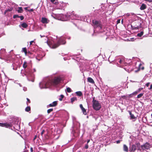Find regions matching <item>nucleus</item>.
Masks as SVG:
<instances>
[{
	"label": "nucleus",
	"instance_id": "37998d69",
	"mask_svg": "<svg viewBox=\"0 0 152 152\" xmlns=\"http://www.w3.org/2000/svg\"><path fill=\"white\" fill-rule=\"evenodd\" d=\"M121 141L120 140H118V141H116V143L117 144H118Z\"/></svg>",
	"mask_w": 152,
	"mask_h": 152
},
{
	"label": "nucleus",
	"instance_id": "4468645a",
	"mask_svg": "<svg viewBox=\"0 0 152 152\" xmlns=\"http://www.w3.org/2000/svg\"><path fill=\"white\" fill-rule=\"evenodd\" d=\"M18 10H17V12L18 13H22L23 12V8L21 7H18Z\"/></svg>",
	"mask_w": 152,
	"mask_h": 152
},
{
	"label": "nucleus",
	"instance_id": "0eeeda50",
	"mask_svg": "<svg viewBox=\"0 0 152 152\" xmlns=\"http://www.w3.org/2000/svg\"><path fill=\"white\" fill-rule=\"evenodd\" d=\"M137 149L136 146L134 145H132L129 148V151L130 152L134 151Z\"/></svg>",
	"mask_w": 152,
	"mask_h": 152
},
{
	"label": "nucleus",
	"instance_id": "ddd939ff",
	"mask_svg": "<svg viewBox=\"0 0 152 152\" xmlns=\"http://www.w3.org/2000/svg\"><path fill=\"white\" fill-rule=\"evenodd\" d=\"M123 150L126 152H128V147L125 144L123 145Z\"/></svg>",
	"mask_w": 152,
	"mask_h": 152
},
{
	"label": "nucleus",
	"instance_id": "49530a36",
	"mask_svg": "<svg viewBox=\"0 0 152 152\" xmlns=\"http://www.w3.org/2000/svg\"><path fill=\"white\" fill-rule=\"evenodd\" d=\"M132 94H129V96H128L129 97H132Z\"/></svg>",
	"mask_w": 152,
	"mask_h": 152
},
{
	"label": "nucleus",
	"instance_id": "72a5a7b5",
	"mask_svg": "<svg viewBox=\"0 0 152 152\" xmlns=\"http://www.w3.org/2000/svg\"><path fill=\"white\" fill-rule=\"evenodd\" d=\"M143 89V88H140L138 89L137 91H138V92H139L140 91Z\"/></svg>",
	"mask_w": 152,
	"mask_h": 152
},
{
	"label": "nucleus",
	"instance_id": "f704fd0d",
	"mask_svg": "<svg viewBox=\"0 0 152 152\" xmlns=\"http://www.w3.org/2000/svg\"><path fill=\"white\" fill-rule=\"evenodd\" d=\"M19 18H20L21 20H23L24 18L23 16L22 15L20 16Z\"/></svg>",
	"mask_w": 152,
	"mask_h": 152
},
{
	"label": "nucleus",
	"instance_id": "79ce46f5",
	"mask_svg": "<svg viewBox=\"0 0 152 152\" xmlns=\"http://www.w3.org/2000/svg\"><path fill=\"white\" fill-rule=\"evenodd\" d=\"M149 84H150L149 83H146V86L147 87H148L149 85Z\"/></svg>",
	"mask_w": 152,
	"mask_h": 152
},
{
	"label": "nucleus",
	"instance_id": "f3484780",
	"mask_svg": "<svg viewBox=\"0 0 152 152\" xmlns=\"http://www.w3.org/2000/svg\"><path fill=\"white\" fill-rule=\"evenodd\" d=\"M143 34V31H142L140 33H138L137 34V36L140 37Z\"/></svg>",
	"mask_w": 152,
	"mask_h": 152
},
{
	"label": "nucleus",
	"instance_id": "aec40b11",
	"mask_svg": "<svg viewBox=\"0 0 152 152\" xmlns=\"http://www.w3.org/2000/svg\"><path fill=\"white\" fill-rule=\"evenodd\" d=\"M27 62L26 61H25L23 64V67L24 69L26 68L27 67Z\"/></svg>",
	"mask_w": 152,
	"mask_h": 152
},
{
	"label": "nucleus",
	"instance_id": "4d7b16f0",
	"mask_svg": "<svg viewBox=\"0 0 152 152\" xmlns=\"http://www.w3.org/2000/svg\"><path fill=\"white\" fill-rule=\"evenodd\" d=\"M121 60H120V62L121 63Z\"/></svg>",
	"mask_w": 152,
	"mask_h": 152
},
{
	"label": "nucleus",
	"instance_id": "864d4df0",
	"mask_svg": "<svg viewBox=\"0 0 152 152\" xmlns=\"http://www.w3.org/2000/svg\"><path fill=\"white\" fill-rule=\"evenodd\" d=\"M120 20H118L117 21L118 23H120Z\"/></svg>",
	"mask_w": 152,
	"mask_h": 152
},
{
	"label": "nucleus",
	"instance_id": "dca6fc26",
	"mask_svg": "<svg viewBox=\"0 0 152 152\" xmlns=\"http://www.w3.org/2000/svg\"><path fill=\"white\" fill-rule=\"evenodd\" d=\"M21 26L24 28H26L28 26V25L26 23H23L21 24Z\"/></svg>",
	"mask_w": 152,
	"mask_h": 152
},
{
	"label": "nucleus",
	"instance_id": "7ed1b4c3",
	"mask_svg": "<svg viewBox=\"0 0 152 152\" xmlns=\"http://www.w3.org/2000/svg\"><path fill=\"white\" fill-rule=\"evenodd\" d=\"M93 103V107L94 110L97 111L99 110L101 108V105L99 101L95 99V97L93 98L92 101Z\"/></svg>",
	"mask_w": 152,
	"mask_h": 152
},
{
	"label": "nucleus",
	"instance_id": "09e8293b",
	"mask_svg": "<svg viewBox=\"0 0 152 152\" xmlns=\"http://www.w3.org/2000/svg\"><path fill=\"white\" fill-rule=\"evenodd\" d=\"M7 10L8 12H10L12 10L10 9H8Z\"/></svg>",
	"mask_w": 152,
	"mask_h": 152
},
{
	"label": "nucleus",
	"instance_id": "f257e3e1",
	"mask_svg": "<svg viewBox=\"0 0 152 152\" xmlns=\"http://www.w3.org/2000/svg\"><path fill=\"white\" fill-rule=\"evenodd\" d=\"M48 45L50 47L53 49H55L61 44H64L66 43V41L64 38H61L57 41L56 43L51 45V42L50 41H47V42Z\"/></svg>",
	"mask_w": 152,
	"mask_h": 152
},
{
	"label": "nucleus",
	"instance_id": "6ab92c4d",
	"mask_svg": "<svg viewBox=\"0 0 152 152\" xmlns=\"http://www.w3.org/2000/svg\"><path fill=\"white\" fill-rule=\"evenodd\" d=\"M22 51L23 52H24L25 53V55H26L27 53L26 48H22Z\"/></svg>",
	"mask_w": 152,
	"mask_h": 152
},
{
	"label": "nucleus",
	"instance_id": "680f3d73",
	"mask_svg": "<svg viewBox=\"0 0 152 152\" xmlns=\"http://www.w3.org/2000/svg\"><path fill=\"white\" fill-rule=\"evenodd\" d=\"M40 36H41V37H42V36H41V35H40Z\"/></svg>",
	"mask_w": 152,
	"mask_h": 152
},
{
	"label": "nucleus",
	"instance_id": "5701e85b",
	"mask_svg": "<svg viewBox=\"0 0 152 152\" xmlns=\"http://www.w3.org/2000/svg\"><path fill=\"white\" fill-rule=\"evenodd\" d=\"M83 113V114L85 115H87V113L86 111V110L84 108H83L82 109H81Z\"/></svg>",
	"mask_w": 152,
	"mask_h": 152
},
{
	"label": "nucleus",
	"instance_id": "bb28decb",
	"mask_svg": "<svg viewBox=\"0 0 152 152\" xmlns=\"http://www.w3.org/2000/svg\"><path fill=\"white\" fill-rule=\"evenodd\" d=\"M143 93H141L139 94H138L137 97V98H140L142 97V96H143Z\"/></svg>",
	"mask_w": 152,
	"mask_h": 152
},
{
	"label": "nucleus",
	"instance_id": "052dcab7",
	"mask_svg": "<svg viewBox=\"0 0 152 152\" xmlns=\"http://www.w3.org/2000/svg\"><path fill=\"white\" fill-rule=\"evenodd\" d=\"M138 150H140V149H139V148H138Z\"/></svg>",
	"mask_w": 152,
	"mask_h": 152
},
{
	"label": "nucleus",
	"instance_id": "c756f323",
	"mask_svg": "<svg viewBox=\"0 0 152 152\" xmlns=\"http://www.w3.org/2000/svg\"><path fill=\"white\" fill-rule=\"evenodd\" d=\"M19 17L20 16H18L17 15H13V18H19Z\"/></svg>",
	"mask_w": 152,
	"mask_h": 152
},
{
	"label": "nucleus",
	"instance_id": "423d86ee",
	"mask_svg": "<svg viewBox=\"0 0 152 152\" xmlns=\"http://www.w3.org/2000/svg\"><path fill=\"white\" fill-rule=\"evenodd\" d=\"M0 126L2 127H5L7 128H10L12 126L11 125L7 123H0Z\"/></svg>",
	"mask_w": 152,
	"mask_h": 152
},
{
	"label": "nucleus",
	"instance_id": "9d476101",
	"mask_svg": "<svg viewBox=\"0 0 152 152\" xmlns=\"http://www.w3.org/2000/svg\"><path fill=\"white\" fill-rule=\"evenodd\" d=\"M146 5L144 4H142L140 7V9L141 10H143L146 9Z\"/></svg>",
	"mask_w": 152,
	"mask_h": 152
},
{
	"label": "nucleus",
	"instance_id": "473e14b6",
	"mask_svg": "<svg viewBox=\"0 0 152 152\" xmlns=\"http://www.w3.org/2000/svg\"><path fill=\"white\" fill-rule=\"evenodd\" d=\"M45 132V130L44 129H43L42 131V132H41V135L42 136V135L44 133V132Z\"/></svg>",
	"mask_w": 152,
	"mask_h": 152
},
{
	"label": "nucleus",
	"instance_id": "6e6d98bb",
	"mask_svg": "<svg viewBox=\"0 0 152 152\" xmlns=\"http://www.w3.org/2000/svg\"><path fill=\"white\" fill-rule=\"evenodd\" d=\"M27 53H28V52H27ZM28 53H29V54H31V53L30 52H29V51H28Z\"/></svg>",
	"mask_w": 152,
	"mask_h": 152
},
{
	"label": "nucleus",
	"instance_id": "f8f14e48",
	"mask_svg": "<svg viewBox=\"0 0 152 152\" xmlns=\"http://www.w3.org/2000/svg\"><path fill=\"white\" fill-rule=\"evenodd\" d=\"M87 80L90 83L93 84L95 83L94 80L91 77H88L87 79Z\"/></svg>",
	"mask_w": 152,
	"mask_h": 152
},
{
	"label": "nucleus",
	"instance_id": "de8ad7c7",
	"mask_svg": "<svg viewBox=\"0 0 152 152\" xmlns=\"http://www.w3.org/2000/svg\"><path fill=\"white\" fill-rule=\"evenodd\" d=\"M7 12H8V11H7V10H6L4 12V15L6 14Z\"/></svg>",
	"mask_w": 152,
	"mask_h": 152
},
{
	"label": "nucleus",
	"instance_id": "2f4dec72",
	"mask_svg": "<svg viewBox=\"0 0 152 152\" xmlns=\"http://www.w3.org/2000/svg\"><path fill=\"white\" fill-rule=\"evenodd\" d=\"M88 144H86L85 146V148L87 149H88Z\"/></svg>",
	"mask_w": 152,
	"mask_h": 152
},
{
	"label": "nucleus",
	"instance_id": "cd10ccee",
	"mask_svg": "<svg viewBox=\"0 0 152 152\" xmlns=\"http://www.w3.org/2000/svg\"><path fill=\"white\" fill-rule=\"evenodd\" d=\"M53 110V108L49 109L47 110V113L48 114L50 113L51 112H52Z\"/></svg>",
	"mask_w": 152,
	"mask_h": 152
},
{
	"label": "nucleus",
	"instance_id": "9b49d317",
	"mask_svg": "<svg viewBox=\"0 0 152 152\" xmlns=\"http://www.w3.org/2000/svg\"><path fill=\"white\" fill-rule=\"evenodd\" d=\"M130 116V119H135L136 118L134 116V114H132L131 111L129 110L128 111Z\"/></svg>",
	"mask_w": 152,
	"mask_h": 152
},
{
	"label": "nucleus",
	"instance_id": "a18cd8bd",
	"mask_svg": "<svg viewBox=\"0 0 152 152\" xmlns=\"http://www.w3.org/2000/svg\"><path fill=\"white\" fill-rule=\"evenodd\" d=\"M30 151L31 152H33V148L32 147H31L30 148Z\"/></svg>",
	"mask_w": 152,
	"mask_h": 152
},
{
	"label": "nucleus",
	"instance_id": "4c0bfd02",
	"mask_svg": "<svg viewBox=\"0 0 152 152\" xmlns=\"http://www.w3.org/2000/svg\"><path fill=\"white\" fill-rule=\"evenodd\" d=\"M136 145L137 147H139L140 145V143L139 142L137 143H136Z\"/></svg>",
	"mask_w": 152,
	"mask_h": 152
},
{
	"label": "nucleus",
	"instance_id": "f03ea898",
	"mask_svg": "<svg viewBox=\"0 0 152 152\" xmlns=\"http://www.w3.org/2000/svg\"><path fill=\"white\" fill-rule=\"evenodd\" d=\"M62 80V78L60 76L55 77L51 80L49 82L47 83L46 84H48L49 86H56L61 83Z\"/></svg>",
	"mask_w": 152,
	"mask_h": 152
},
{
	"label": "nucleus",
	"instance_id": "a19ab883",
	"mask_svg": "<svg viewBox=\"0 0 152 152\" xmlns=\"http://www.w3.org/2000/svg\"><path fill=\"white\" fill-rule=\"evenodd\" d=\"M26 99L27 101V102H28V103H30L31 102L30 101L29 99L27 98Z\"/></svg>",
	"mask_w": 152,
	"mask_h": 152
},
{
	"label": "nucleus",
	"instance_id": "13d9d810",
	"mask_svg": "<svg viewBox=\"0 0 152 152\" xmlns=\"http://www.w3.org/2000/svg\"><path fill=\"white\" fill-rule=\"evenodd\" d=\"M151 118H152V113L151 114Z\"/></svg>",
	"mask_w": 152,
	"mask_h": 152
},
{
	"label": "nucleus",
	"instance_id": "b1692460",
	"mask_svg": "<svg viewBox=\"0 0 152 152\" xmlns=\"http://www.w3.org/2000/svg\"><path fill=\"white\" fill-rule=\"evenodd\" d=\"M50 1L51 2L56 5L57 4H58V2L56 1L55 0H50Z\"/></svg>",
	"mask_w": 152,
	"mask_h": 152
},
{
	"label": "nucleus",
	"instance_id": "58836bf2",
	"mask_svg": "<svg viewBox=\"0 0 152 152\" xmlns=\"http://www.w3.org/2000/svg\"><path fill=\"white\" fill-rule=\"evenodd\" d=\"M80 107L81 109H82L84 107H83V105L82 104H80Z\"/></svg>",
	"mask_w": 152,
	"mask_h": 152
},
{
	"label": "nucleus",
	"instance_id": "c9c22d12",
	"mask_svg": "<svg viewBox=\"0 0 152 152\" xmlns=\"http://www.w3.org/2000/svg\"><path fill=\"white\" fill-rule=\"evenodd\" d=\"M122 98L123 99H125L126 97H129L128 96H126L124 95L121 96Z\"/></svg>",
	"mask_w": 152,
	"mask_h": 152
},
{
	"label": "nucleus",
	"instance_id": "8fccbe9b",
	"mask_svg": "<svg viewBox=\"0 0 152 152\" xmlns=\"http://www.w3.org/2000/svg\"><path fill=\"white\" fill-rule=\"evenodd\" d=\"M152 88V84H151V85L150 86V87L149 88L150 89H151Z\"/></svg>",
	"mask_w": 152,
	"mask_h": 152
},
{
	"label": "nucleus",
	"instance_id": "c85d7f7f",
	"mask_svg": "<svg viewBox=\"0 0 152 152\" xmlns=\"http://www.w3.org/2000/svg\"><path fill=\"white\" fill-rule=\"evenodd\" d=\"M61 98L59 99L60 101H61L64 98V96L63 95H60Z\"/></svg>",
	"mask_w": 152,
	"mask_h": 152
},
{
	"label": "nucleus",
	"instance_id": "bf43d9fd",
	"mask_svg": "<svg viewBox=\"0 0 152 152\" xmlns=\"http://www.w3.org/2000/svg\"><path fill=\"white\" fill-rule=\"evenodd\" d=\"M36 136H35V137L34 138V139H36Z\"/></svg>",
	"mask_w": 152,
	"mask_h": 152
},
{
	"label": "nucleus",
	"instance_id": "603ef678",
	"mask_svg": "<svg viewBox=\"0 0 152 152\" xmlns=\"http://www.w3.org/2000/svg\"><path fill=\"white\" fill-rule=\"evenodd\" d=\"M90 141V140H88L87 141V144H88V143Z\"/></svg>",
	"mask_w": 152,
	"mask_h": 152
},
{
	"label": "nucleus",
	"instance_id": "6e6552de",
	"mask_svg": "<svg viewBox=\"0 0 152 152\" xmlns=\"http://www.w3.org/2000/svg\"><path fill=\"white\" fill-rule=\"evenodd\" d=\"M58 104L57 101H55L53 102L52 103L50 104L48 106L49 107H54L56 106Z\"/></svg>",
	"mask_w": 152,
	"mask_h": 152
},
{
	"label": "nucleus",
	"instance_id": "412c9836",
	"mask_svg": "<svg viewBox=\"0 0 152 152\" xmlns=\"http://www.w3.org/2000/svg\"><path fill=\"white\" fill-rule=\"evenodd\" d=\"M25 111L27 112H29L31 111V107L30 106H28L26 107L25 109Z\"/></svg>",
	"mask_w": 152,
	"mask_h": 152
},
{
	"label": "nucleus",
	"instance_id": "20e7f679",
	"mask_svg": "<svg viewBox=\"0 0 152 152\" xmlns=\"http://www.w3.org/2000/svg\"><path fill=\"white\" fill-rule=\"evenodd\" d=\"M92 25L94 26V28H99L100 29H102L103 25L101 21L93 20H92Z\"/></svg>",
	"mask_w": 152,
	"mask_h": 152
},
{
	"label": "nucleus",
	"instance_id": "c03bdc74",
	"mask_svg": "<svg viewBox=\"0 0 152 152\" xmlns=\"http://www.w3.org/2000/svg\"><path fill=\"white\" fill-rule=\"evenodd\" d=\"M34 42V41H32L30 42V45H31L32 44V43Z\"/></svg>",
	"mask_w": 152,
	"mask_h": 152
},
{
	"label": "nucleus",
	"instance_id": "e433bc0d",
	"mask_svg": "<svg viewBox=\"0 0 152 152\" xmlns=\"http://www.w3.org/2000/svg\"><path fill=\"white\" fill-rule=\"evenodd\" d=\"M144 0L150 3L152 2V0Z\"/></svg>",
	"mask_w": 152,
	"mask_h": 152
},
{
	"label": "nucleus",
	"instance_id": "5fc2aeb1",
	"mask_svg": "<svg viewBox=\"0 0 152 152\" xmlns=\"http://www.w3.org/2000/svg\"><path fill=\"white\" fill-rule=\"evenodd\" d=\"M144 69V67L143 66L141 68V69H142V70H143Z\"/></svg>",
	"mask_w": 152,
	"mask_h": 152
},
{
	"label": "nucleus",
	"instance_id": "3c124183",
	"mask_svg": "<svg viewBox=\"0 0 152 152\" xmlns=\"http://www.w3.org/2000/svg\"><path fill=\"white\" fill-rule=\"evenodd\" d=\"M24 9L26 10H28V7H26L24 8Z\"/></svg>",
	"mask_w": 152,
	"mask_h": 152
},
{
	"label": "nucleus",
	"instance_id": "2eb2a0df",
	"mask_svg": "<svg viewBox=\"0 0 152 152\" xmlns=\"http://www.w3.org/2000/svg\"><path fill=\"white\" fill-rule=\"evenodd\" d=\"M70 100L71 103H73L74 101L77 100V99L76 97H74L72 98Z\"/></svg>",
	"mask_w": 152,
	"mask_h": 152
},
{
	"label": "nucleus",
	"instance_id": "4be33fe9",
	"mask_svg": "<svg viewBox=\"0 0 152 152\" xmlns=\"http://www.w3.org/2000/svg\"><path fill=\"white\" fill-rule=\"evenodd\" d=\"M141 23H140V25L139 26H138L137 27H134L133 28V29H138L140 28L141 27Z\"/></svg>",
	"mask_w": 152,
	"mask_h": 152
},
{
	"label": "nucleus",
	"instance_id": "1a4fd4ad",
	"mask_svg": "<svg viewBox=\"0 0 152 152\" xmlns=\"http://www.w3.org/2000/svg\"><path fill=\"white\" fill-rule=\"evenodd\" d=\"M41 21L43 23H48L47 19L45 18H42Z\"/></svg>",
	"mask_w": 152,
	"mask_h": 152
},
{
	"label": "nucleus",
	"instance_id": "7c9ffc66",
	"mask_svg": "<svg viewBox=\"0 0 152 152\" xmlns=\"http://www.w3.org/2000/svg\"><path fill=\"white\" fill-rule=\"evenodd\" d=\"M138 93V91H135L132 94V95H136Z\"/></svg>",
	"mask_w": 152,
	"mask_h": 152
},
{
	"label": "nucleus",
	"instance_id": "ea45409f",
	"mask_svg": "<svg viewBox=\"0 0 152 152\" xmlns=\"http://www.w3.org/2000/svg\"><path fill=\"white\" fill-rule=\"evenodd\" d=\"M29 12H33L34 11V10L33 9H31L30 10H28Z\"/></svg>",
	"mask_w": 152,
	"mask_h": 152
},
{
	"label": "nucleus",
	"instance_id": "a878e982",
	"mask_svg": "<svg viewBox=\"0 0 152 152\" xmlns=\"http://www.w3.org/2000/svg\"><path fill=\"white\" fill-rule=\"evenodd\" d=\"M66 90L67 91L68 93H70L72 92V90L69 87L66 88Z\"/></svg>",
	"mask_w": 152,
	"mask_h": 152
},
{
	"label": "nucleus",
	"instance_id": "a211bd4d",
	"mask_svg": "<svg viewBox=\"0 0 152 152\" xmlns=\"http://www.w3.org/2000/svg\"><path fill=\"white\" fill-rule=\"evenodd\" d=\"M76 94L79 96H80L82 95V93L80 91H77L76 92Z\"/></svg>",
	"mask_w": 152,
	"mask_h": 152
},
{
	"label": "nucleus",
	"instance_id": "393cba45",
	"mask_svg": "<svg viewBox=\"0 0 152 152\" xmlns=\"http://www.w3.org/2000/svg\"><path fill=\"white\" fill-rule=\"evenodd\" d=\"M141 65L142 64H139L138 69L137 70L135 71V72H137L140 70L141 69L140 66H141Z\"/></svg>",
	"mask_w": 152,
	"mask_h": 152
},
{
	"label": "nucleus",
	"instance_id": "39448f33",
	"mask_svg": "<svg viewBox=\"0 0 152 152\" xmlns=\"http://www.w3.org/2000/svg\"><path fill=\"white\" fill-rule=\"evenodd\" d=\"M150 144L148 142H146L143 145H142L141 148L143 150H144L145 149H148L150 148Z\"/></svg>",
	"mask_w": 152,
	"mask_h": 152
},
{
	"label": "nucleus",
	"instance_id": "e2e57ef3",
	"mask_svg": "<svg viewBox=\"0 0 152 152\" xmlns=\"http://www.w3.org/2000/svg\"><path fill=\"white\" fill-rule=\"evenodd\" d=\"M134 152V151H133V152Z\"/></svg>",
	"mask_w": 152,
	"mask_h": 152
}]
</instances>
